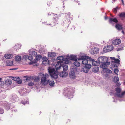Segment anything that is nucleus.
I'll use <instances>...</instances> for the list:
<instances>
[{"mask_svg":"<svg viewBox=\"0 0 125 125\" xmlns=\"http://www.w3.org/2000/svg\"><path fill=\"white\" fill-rule=\"evenodd\" d=\"M5 83L7 85H10L11 83V80L10 79H7L5 81Z\"/></svg>","mask_w":125,"mask_h":125,"instance_id":"obj_31","label":"nucleus"},{"mask_svg":"<svg viewBox=\"0 0 125 125\" xmlns=\"http://www.w3.org/2000/svg\"><path fill=\"white\" fill-rule=\"evenodd\" d=\"M119 16L120 18H125V12H122L120 13L119 15Z\"/></svg>","mask_w":125,"mask_h":125,"instance_id":"obj_34","label":"nucleus"},{"mask_svg":"<svg viewBox=\"0 0 125 125\" xmlns=\"http://www.w3.org/2000/svg\"><path fill=\"white\" fill-rule=\"evenodd\" d=\"M121 0L122 2V4L124 6V5L125 4H124V1L123 0Z\"/></svg>","mask_w":125,"mask_h":125,"instance_id":"obj_55","label":"nucleus"},{"mask_svg":"<svg viewBox=\"0 0 125 125\" xmlns=\"http://www.w3.org/2000/svg\"><path fill=\"white\" fill-rule=\"evenodd\" d=\"M1 94H2V97L3 98H5L6 96V93L4 92H2Z\"/></svg>","mask_w":125,"mask_h":125,"instance_id":"obj_43","label":"nucleus"},{"mask_svg":"<svg viewBox=\"0 0 125 125\" xmlns=\"http://www.w3.org/2000/svg\"><path fill=\"white\" fill-rule=\"evenodd\" d=\"M28 101H25L24 102L22 101H21V102L22 104L25 105L26 104H27V103Z\"/></svg>","mask_w":125,"mask_h":125,"instance_id":"obj_51","label":"nucleus"},{"mask_svg":"<svg viewBox=\"0 0 125 125\" xmlns=\"http://www.w3.org/2000/svg\"><path fill=\"white\" fill-rule=\"evenodd\" d=\"M92 66L91 64H87L85 65V66H83L81 68V69L80 68L79 69V72H83L85 73H87L89 71V70L90 69L91 67Z\"/></svg>","mask_w":125,"mask_h":125,"instance_id":"obj_5","label":"nucleus"},{"mask_svg":"<svg viewBox=\"0 0 125 125\" xmlns=\"http://www.w3.org/2000/svg\"><path fill=\"white\" fill-rule=\"evenodd\" d=\"M116 59V60H114V61H112V62H113L117 64L118 65H119L120 63L119 62H120V60L118 59Z\"/></svg>","mask_w":125,"mask_h":125,"instance_id":"obj_36","label":"nucleus"},{"mask_svg":"<svg viewBox=\"0 0 125 125\" xmlns=\"http://www.w3.org/2000/svg\"><path fill=\"white\" fill-rule=\"evenodd\" d=\"M99 67L97 66H95L92 68V71L95 73L98 72L99 70Z\"/></svg>","mask_w":125,"mask_h":125,"instance_id":"obj_21","label":"nucleus"},{"mask_svg":"<svg viewBox=\"0 0 125 125\" xmlns=\"http://www.w3.org/2000/svg\"><path fill=\"white\" fill-rule=\"evenodd\" d=\"M103 71L104 73H110L112 72V71L106 68L104 69Z\"/></svg>","mask_w":125,"mask_h":125,"instance_id":"obj_27","label":"nucleus"},{"mask_svg":"<svg viewBox=\"0 0 125 125\" xmlns=\"http://www.w3.org/2000/svg\"><path fill=\"white\" fill-rule=\"evenodd\" d=\"M69 21V19L67 18V19L65 20V21L64 22V21H63V23H62V25L63 26H65L68 27L69 26V24L71 23L70 21Z\"/></svg>","mask_w":125,"mask_h":125,"instance_id":"obj_16","label":"nucleus"},{"mask_svg":"<svg viewBox=\"0 0 125 125\" xmlns=\"http://www.w3.org/2000/svg\"><path fill=\"white\" fill-rule=\"evenodd\" d=\"M95 48L91 49L90 51V52L92 54L94 55L95 54Z\"/></svg>","mask_w":125,"mask_h":125,"instance_id":"obj_39","label":"nucleus"},{"mask_svg":"<svg viewBox=\"0 0 125 125\" xmlns=\"http://www.w3.org/2000/svg\"><path fill=\"white\" fill-rule=\"evenodd\" d=\"M125 94V91L122 93L121 94H116V95L117 97H119L121 98L123 97V96Z\"/></svg>","mask_w":125,"mask_h":125,"instance_id":"obj_32","label":"nucleus"},{"mask_svg":"<svg viewBox=\"0 0 125 125\" xmlns=\"http://www.w3.org/2000/svg\"><path fill=\"white\" fill-rule=\"evenodd\" d=\"M121 85V84L120 83H117L116 85L117 86L119 87Z\"/></svg>","mask_w":125,"mask_h":125,"instance_id":"obj_54","label":"nucleus"},{"mask_svg":"<svg viewBox=\"0 0 125 125\" xmlns=\"http://www.w3.org/2000/svg\"><path fill=\"white\" fill-rule=\"evenodd\" d=\"M115 27L118 30H120L122 29L123 27L122 25L119 24H116L115 25Z\"/></svg>","mask_w":125,"mask_h":125,"instance_id":"obj_23","label":"nucleus"},{"mask_svg":"<svg viewBox=\"0 0 125 125\" xmlns=\"http://www.w3.org/2000/svg\"><path fill=\"white\" fill-rule=\"evenodd\" d=\"M2 79L1 78H0V82H1Z\"/></svg>","mask_w":125,"mask_h":125,"instance_id":"obj_62","label":"nucleus"},{"mask_svg":"<svg viewBox=\"0 0 125 125\" xmlns=\"http://www.w3.org/2000/svg\"><path fill=\"white\" fill-rule=\"evenodd\" d=\"M74 65L72 66L71 69H74L75 71H78V62H75L73 63Z\"/></svg>","mask_w":125,"mask_h":125,"instance_id":"obj_15","label":"nucleus"},{"mask_svg":"<svg viewBox=\"0 0 125 125\" xmlns=\"http://www.w3.org/2000/svg\"><path fill=\"white\" fill-rule=\"evenodd\" d=\"M19 93L21 96L25 95L27 93L26 90L25 88L22 89L20 91Z\"/></svg>","mask_w":125,"mask_h":125,"instance_id":"obj_17","label":"nucleus"},{"mask_svg":"<svg viewBox=\"0 0 125 125\" xmlns=\"http://www.w3.org/2000/svg\"><path fill=\"white\" fill-rule=\"evenodd\" d=\"M74 1H75V2H76L77 3L78 0H75Z\"/></svg>","mask_w":125,"mask_h":125,"instance_id":"obj_61","label":"nucleus"},{"mask_svg":"<svg viewBox=\"0 0 125 125\" xmlns=\"http://www.w3.org/2000/svg\"><path fill=\"white\" fill-rule=\"evenodd\" d=\"M109 21L110 23H112L113 22L115 23H117L118 22V21L117 19L114 18H110Z\"/></svg>","mask_w":125,"mask_h":125,"instance_id":"obj_19","label":"nucleus"},{"mask_svg":"<svg viewBox=\"0 0 125 125\" xmlns=\"http://www.w3.org/2000/svg\"><path fill=\"white\" fill-rule=\"evenodd\" d=\"M113 47L111 45H109L105 47L103 49V52L104 53H106L112 50L113 49Z\"/></svg>","mask_w":125,"mask_h":125,"instance_id":"obj_9","label":"nucleus"},{"mask_svg":"<svg viewBox=\"0 0 125 125\" xmlns=\"http://www.w3.org/2000/svg\"><path fill=\"white\" fill-rule=\"evenodd\" d=\"M33 57L32 56H31L29 54V56H28V59L29 60L31 61L33 59Z\"/></svg>","mask_w":125,"mask_h":125,"instance_id":"obj_41","label":"nucleus"},{"mask_svg":"<svg viewBox=\"0 0 125 125\" xmlns=\"http://www.w3.org/2000/svg\"><path fill=\"white\" fill-rule=\"evenodd\" d=\"M113 80L115 83H117L119 81L118 77L117 76H115Z\"/></svg>","mask_w":125,"mask_h":125,"instance_id":"obj_35","label":"nucleus"},{"mask_svg":"<svg viewBox=\"0 0 125 125\" xmlns=\"http://www.w3.org/2000/svg\"><path fill=\"white\" fill-rule=\"evenodd\" d=\"M108 58L105 56H100L98 59V62L100 63H108Z\"/></svg>","mask_w":125,"mask_h":125,"instance_id":"obj_4","label":"nucleus"},{"mask_svg":"<svg viewBox=\"0 0 125 125\" xmlns=\"http://www.w3.org/2000/svg\"><path fill=\"white\" fill-rule=\"evenodd\" d=\"M70 12H69V13L67 14V16H68V17H70Z\"/></svg>","mask_w":125,"mask_h":125,"instance_id":"obj_58","label":"nucleus"},{"mask_svg":"<svg viewBox=\"0 0 125 125\" xmlns=\"http://www.w3.org/2000/svg\"><path fill=\"white\" fill-rule=\"evenodd\" d=\"M34 84V83L32 82L29 83L28 84V85L30 86H32Z\"/></svg>","mask_w":125,"mask_h":125,"instance_id":"obj_50","label":"nucleus"},{"mask_svg":"<svg viewBox=\"0 0 125 125\" xmlns=\"http://www.w3.org/2000/svg\"><path fill=\"white\" fill-rule=\"evenodd\" d=\"M116 51H120L121 50H123V48L122 47L121 48H117L116 49Z\"/></svg>","mask_w":125,"mask_h":125,"instance_id":"obj_49","label":"nucleus"},{"mask_svg":"<svg viewBox=\"0 0 125 125\" xmlns=\"http://www.w3.org/2000/svg\"><path fill=\"white\" fill-rule=\"evenodd\" d=\"M17 69V68H15V69H10V70H16Z\"/></svg>","mask_w":125,"mask_h":125,"instance_id":"obj_60","label":"nucleus"},{"mask_svg":"<svg viewBox=\"0 0 125 125\" xmlns=\"http://www.w3.org/2000/svg\"><path fill=\"white\" fill-rule=\"evenodd\" d=\"M10 98L12 100V102L17 101L19 100V98L16 94H13L10 97Z\"/></svg>","mask_w":125,"mask_h":125,"instance_id":"obj_12","label":"nucleus"},{"mask_svg":"<svg viewBox=\"0 0 125 125\" xmlns=\"http://www.w3.org/2000/svg\"><path fill=\"white\" fill-rule=\"evenodd\" d=\"M46 84L49 83V85L51 86H53L54 84V82L53 81H50L48 80L46 82Z\"/></svg>","mask_w":125,"mask_h":125,"instance_id":"obj_25","label":"nucleus"},{"mask_svg":"<svg viewBox=\"0 0 125 125\" xmlns=\"http://www.w3.org/2000/svg\"><path fill=\"white\" fill-rule=\"evenodd\" d=\"M29 53L30 55H31L32 56L35 57L37 54L36 52L34 51H31L29 52Z\"/></svg>","mask_w":125,"mask_h":125,"instance_id":"obj_29","label":"nucleus"},{"mask_svg":"<svg viewBox=\"0 0 125 125\" xmlns=\"http://www.w3.org/2000/svg\"><path fill=\"white\" fill-rule=\"evenodd\" d=\"M90 61L92 62V64L93 65H94L95 66H96V65H97L98 62H97L94 61V59H91Z\"/></svg>","mask_w":125,"mask_h":125,"instance_id":"obj_33","label":"nucleus"},{"mask_svg":"<svg viewBox=\"0 0 125 125\" xmlns=\"http://www.w3.org/2000/svg\"><path fill=\"white\" fill-rule=\"evenodd\" d=\"M91 58L89 57L86 56H80L79 57V60H82V63L83 64L85 65L87 64H90V63H88V61L89 60V62L91 60Z\"/></svg>","mask_w":125,"mask_h":125,"instance_id":"obj_2","label":"nucleus"},{"mask_svg":"<svg viewBox=\"0 0 125 125\" xmlns=\"http://www.w3.org/2000/svg\"><path fill=\"white\" fill-rule=\"evenodd\" d=\"M0 104L3 106L5 109L7 110H9L10 109V104L7 102H1L0 103Z\"/></svg>","mask_w":125,"mask_h":125,"instance_id":"obj_7","label":"nucleus"},{"mask_svg":"<svg viewBox=\"0 0 125 125\" xmlns=\"http://www.w3.org/2000/svg\"><path fill=\"white\" fill-rule=\"evenodd\" d=\"M21 45L19 44H17L14 46V49L16 50H18L21 48Z\"/></svg>","mask_w":125,"mask_h":125,"instance_id":"obj_30","label":"nucleus"},{"mask_svg":"<svg viewBox=\"0 0 125 125\" xmlns=\"http://www.w3.org/2000/svg\"><path fill=\"white\" fill-rule=\"evenodd\" d=\"M45 74V76H44V74L42 73H39V76L40 77H42L41 82L44 85H46V82L47 81V78L49 76V75L48 74L46 73Z\"/></svg>","mask_w":125,"mask_h":125,"instance_id":"obj_3","label":"nucleus"},{"mask_svg":"<svg viewBox=\"0 0 125 125\" xmlns=\"http://www.w3.org/2000/svg\"><path fill=\"white\" fill-rule=\"evenodd\" d=\"M73 88L71 87H66L64 89V91L67 95L70 96V94L72 96L73 92Z\"/></svg>","mask_w":125,"mask_h":125,"instance_id":"obj_6","label":"nucleus"},{"mask_svg":"<svg viewBox=\"0 0 125 125\" xmlns=\"http://www.w3.org/2000/svg\"><path fill=\"white\" fill-rule=\"evenodd\" d=\"M4 112V109L1 107H0V114H3Z\"/></svg>","mask_w":125,"mask_h":125,"instance_id":"obj_46","label":"nucleus"},{"mask_svg":"<svg viewBox=\"0 0 125 125\" xmlns=\"http://www.w3.org/2000/svg\"><path fill=\"white\" fill-rule=\"evenodd\" d=\"M59 75L62 77H66L68 74V73L65 71H63L58 73Z\"/></svg>","mask_w":125,"mask_h":125,"instance_id":"obj_14","label":"nucleus"},{"mask_svg":"<svg viewBox=\"0 0 125 125\" xmlns=\"http://www.w3.org/2000/svg\"><path fill=\"white\" fill-rule=\"evenodd\" d=\"M121 42V40L119 39H116L113 41L112 43L113 44L117 45L120 44Z\"/></svg>","mask_w":125,"mask_h":125,"instance_id":"obj_18","label":"nucleus"},{"mask_svg":"<svg viewBox=\"0 0 125 125\" xmlns=\"http://www.w3.org/2000/svg\"><path fill=\"white\" fill-rule=\"evenodd\" d=\"M12 79L13 80L16 81V82L20 84L22 83V81L21 80L20 78L18 77H13Z\"/></svg>","mask_w":125,"mask_h":125,"instance_id":"obj_13","label":"nucleus"},{"mask_svg":"<svg viewBox=\"0 0 125 125\" xmlns=\"http://www.w3.org/2000/svg\"><path fill=\"white\" fill-rule=\"evenodd\" d=\"M39 79V77H37L35 78L34 79V82H38Z\"/></svg>","mask_w":125,"mask_h":125,"instance_id":"obj_48","label":"nucleus"},{"mask_svg":"<svg viewBox=\"0 0 125 125\" xmlns=\"http://www.w3.org/2000/svg\"><path fill=\"white\" fill-rule=\"evenodd\" d=\"M105 77H109V75L108 74H105Z\"/></svg>","mask_w":125,"mask_h":125,"instance_id":"obj_57","label":"nucleus"},{"mask_svg":"<svg viewBox=\"0 0 125 125\" xmlns=\"http://www.w3.org/2000/svg\"><path fill=\"white\" fill-rule=\"evenodd\" d=\"M78 73V71H75L74 69H72V70L69 73L70 77L73 79H74L75 77V75Z\"/></svg>","mask_w":125,"mask_h":125,"instance_id":"obj_8","label":"nucleus"},{"mask_svg":"<svg viewBox=\"0 0 125 125\" xmlns=\"http://www.w3.org/2000/svg\"><path fill=\"white\" fill-rule=\"evenodd\" d=\"M13 55L12 54H8L7 55L5 54V57L6 59H10L11 58L13 57Z\"/></svg>","mask_w":125,"mask_h":125,"instance_id":"obj_28","label":"nucleus"},{"mask_svg":"<svg viewBox=\"0 0 125 125\" xmlns=\"http://www.w3.org/2000/svg\"><path fill=\"white\" fill-rule=\"evenodd\" d=\"M21 56H17L15 57V60L16 61H19L21 60Z\"/></svg>","mask_w":125,"mask_h":125,"instance_id":"obj_38","label":"nucleus"},{"mask_svg":"<svg viewBox=\"0 0 125 125\" xmlns=\"http://www.w3.org/2000/svg\"><path fill=\"white\" fill-rule=\"evenodd\" d=\"M54 16H55L56 17H54L53 19H54L55 21H56V22H57V21H58V20L59 19V18L57 17V14H55Z\"/></svg>","mask_w":125,"mask_h":125,"instance_id":"obj_44","label":"nucleus"},{"mask_svg":"<svg viewBox=\"0 0 125 125\" xmlns=\"http://www.w3.org/2000/svg\"><path fill=\"white\" fill-rule=\"evenodd\" d=\"M114 72L116 74V75H118L117 73L118 72V70L117 68H114Z\"/></svg>","mask_w":125,"mask_h":125,"instance_id":"obj_45","label":"nucleus"},{"mask_svg":"<svg viewBox=\"0 0 125 125\" xmlns=\"http://www.w3.org/2000/svg\"><path fill=\"white\" fill-rule=\"evenodd\" d=\"M110 58L114 60H116V59H115V58L114 57H110Z\"/></svg>","mask_w":125,"mask_h":125,"instance_id":"obj_56","label":"nucleus"},{"mask_svg":"<svg viewBox=\"0 0 125 125\" xmlns=\"http://www.w3.org/2000/svg\"><path fill=\"white\" fill-rule=\"evenodd\" d=\"M108 63H102V64L100 65V67L101 68L104 69L105 68L106 66L107 65H109L110 64V62H108Z\"/></svg>","mask_w":125,"mask_h":125,"instance_id":"obj_24","label":"nucleus"},{"mask_svg":"<svg viewBox=\"0 0 125 125\" xmlns=\"http://www.w3.org/2000/svg\"><path fill=\"white\" fill-rule=\"evenodd\" d=\"M63 62L62 61H59L57 62V63L55 65L56 71L54 68L49 67L48 68V72L50 76L52 78L56 79L58 77V70L61 69Z\"/></svg>","mask_w":125,"mask_h":125,"instance_id":"obj_1","label":"nucleus"},{"mask_svg":"<svg viewBox=\"0 0 125 125\" xmlns=\"http://www.w3.org/2000/svg\"><path fill=\"white\" fill-rule=\"evenodd\" d=\"M13 61H8L7 63V65L11 66L13 65Z\"/></svg>","mask_w":125,"mask_h":125,"instance_id":"obj_40","label":"nucleus"},{"mask_svg":"<svg viewBox=\"0 0 125 125\" xmlns=\"http://www.w3.org/2000/svg\"><path fill=\"white\" fill-rule=\"evenodd\" d=\"M56 59L59 60V61H62H62H64V63L67 64L69 63L70 62L68 60L67 58L65 59L62 56H61L57 57Z\"/></svg>","mask_w":125,"mask_h":125,"instance_id":"obj_10","label":"nucleus"},{"mask_svg":"<svg viewBox=\"0 0 125 125\" xmlns=\"http://www.w3.org/2000/svg\"><path fill=\"white\" fill-rule=\"evenodd\" d=\"M117 9H118V8L117 7H116V8H114L113 9V12L116 13L117 12Z\"/></svg>","mask_w":125,"mask_h":125,"instance_id":"obj_47","label":"nucleus"},{"mask_svg":"<svg viewBox=\"0 0 125 125\" xmlns=\"http://www.w3.org/2000/svg\"><path fill=\"white\" fill-rule=\"evenodd\" d=\"M66 64H67L66 63L65 64H63V63L62 64V66L63 71H66L68 69V67Z\"/></svg>","mask_w":125,"mask_h":125,"instance_id":"obj_26","label":"nucleus"},{"mask_svg":"<svg viewBox=\"0 0 125 125\" xmlns=\"http://www.w3.org/2000/svg\"><path fill=\"white\" fill-rule=\"evenodd\" d=\"M42 58V56L41 55H37L35 56V59H34L33 61H31L30 63V64H32L34 63L35 64L36 62L37 61H38L40 60V59Z\"/></svg>","mask_w":125,"mask_h":125,"instance_id":"obj_11","label":"nucleus"},{"mask_svg":"<svg viewBox=\"0 0 125 125\" xmlns=\"http://www.w3.org/2000/svg\"><path fill=\"white\" fill-rule=\"evenodd\" d=\"M56 56V53L54 52H49L48 53V56L50 57H54Z\"/></svg>","mask_w":125,"mask_h":125,"instance_id":"obj_22","label":"nucleus"},{"mask_svg":"<svg viewBox=\"0 0 125 125\" xmlns=\"http://www.w3.org/2000/svg\"><path fill=\"white\" fill-rule=\"evenodd\" d=\"M28 56L27 55H24L23 56L24 59H26L27 58H28Z\"/></svg>","mask_w":125,"mask_h":125,"instance_id":"obj_53","label":"nucleus"},{"mask_svg":"<svg viewBox=\"0 0 125 125\" xmlns=\"http://www.w3.org/2000/svg\"><path fill=\"white\" fill-rule=\"evenodd\" d=\"M116 91L117 92V94H120L121 91V89L120 88L117 87L116 88Z\"/></svg>","mask_w":125,"mask_h":125,"instance_id":"obj_42","label":"nucleus"},{"mask_svg":"<svg viewBox=\"0 0 125 125\" xmlns=\"http://www.w3.org/2000/svg\"><path fill=\"white\" fill-rule=\"evenodd\" d=\"M117 64L115 63H114L112 62V64L111 65V67H112L113 68H117Z\"/></svg>","mask_w":125,"mask_h":125,"instance_id":"obj_37","label":"nucleus"},{"mask_svg":"<svg viewBox=\"0 0 125 125\" xmlns=\"http://www.w3.org/2000/svg\"><path fill=\"white\" fill-rule=\"evenodd\" d=\"M80 63L79 62V66H80Z\"/></svg>","mask_w":125,"mask_h":125,"instance_id":"obj_63","label":"nucleus"},{"mask_svg":"<svg viewBox=\"0 0 125 125\" xmlns=\"http://www.w3.org/2000/svg\"><path fill=\"white\" fill-rule=\"evenodd\" d=\"M105 19V20H106L108 18V17L106 16H105L104 17Z\"/></svg>","mask_w":125,"mask_h":125,"instance_id":"obj_59","label":"nucleus"},{"mask_svg":"<svg viewBox=\"0 0 125 125\" xmlns=\"http://www.w3.org/2000/svg\"><path fill=\"white\" fill-rule=\"evenodd\" d=\"M44 61H43L42 62V64H44Z\"/></svg>","mask_w":125,"mask_h":125,"instance_id":"obj_64","label":"nucleus"},{"mask_svg":"<svg viewBox=\"0 0 125 125\" xmlns=\"http://www.w3.org/2000/svg\"><path fill=\"white\" fill-rule=\"evenodd\" d=\"M69 58L71 60L74 61H76L77 60V56L76 55H71Z\"/></svg>","mask_w":125,"mask_h":125,"instance_id":"obj_20","label":"nucleus"},{"mask_svg":"<svg viewBox=\"0 0 125 125\" xmlns=\"http://www.w3.org/2000/svg\"><path fill=\"white\" fill-rule=\"evenodd\" d=\"M95 54L96 53L99 52V50L97 48H95Z\"/></svg>","mask_w":125,"mask_h":125,"instance_id":"obj_52","label":"nucleus"}]
</instances>
